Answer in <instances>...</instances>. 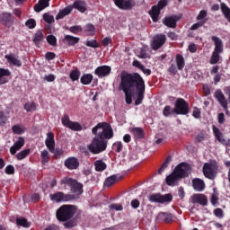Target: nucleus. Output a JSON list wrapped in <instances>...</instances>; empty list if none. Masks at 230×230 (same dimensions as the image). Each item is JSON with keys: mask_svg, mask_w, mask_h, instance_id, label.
<instances>
[{"mask_svg": "<svg viewBox=\"0 0 230 230\" xmlns=\"http://www.w3.org/2000/svg\"><path fill=\"white\" fill-rule=\"evenodd\" d=\"M217 170H218V167L215 164L211 163H206L203 165V175L209 179L210 181H213L215 177H217Z\"/></svg>", "mask_w": 230, "mask_h": 230, "instance_id": "nucleus-12", "label": "nucleus"}, {"mask_svg": "<svg viewBox=\"0 0 230 230\" xmlns=\"http://www.w3.org/2000/svg\"><path fill=\"white\" fill-rule=\"evenodd\" d=\"M221 11L223 12L224 16L228 21V22H230V8L227 6V4L222 3Z\"/></svg>", "mask_w": 230, "mask_h": 230, "instance_id": "nucleus-41", "label": "nucleus"}, {"mask_svg": "<svg viewBox=\"0 0 230 230\" xmlns=\"http://www.w3.org/2000/svg\"><path fill=\"white\" fill-rule=\"evenodd\" d=\"M13 134H17L18 136H21V134H24V128H22L19 125H14L12 127Z\"/></svg>", "mask_w": 230, "mask_h": 230, "instance_id": "nucleus-52", "label": "nucleus"}, {"mask_svg": "<svg viewBox=\"0 0 230 230\" xmlns=\"http://www.w3.org/2000/svg\"><path fill=\"white\" fill-rule=\"evenodd\" d=\"M175 62L177 66L178 71H182L186 66V61L184 60V57L181 54H177L175 58Z\"/></svg>", "mask_w": 230, "mask_h": 230, "instance_id": "nucleus-34", "label": "nucleus"}, {"mask_svg": "<svg viewBox=\"0 0 230 230\" xmlns=\"http://www.w3.org/2000/svg\"><path fill=\"white\" fill-rule=\"evenodd\" d=\"M108 143L109 141L95 135L92 142L87 146V149L93 155L102 154V152H105V150H107Z\"/></svg>", "mask_w": 230, "mask_h": 230, "instance_id": "nucleus-6", "label": "nucleus"}, {"mask_svg": "<svg viewBox=\"0 0 230 230\" xmlns=\"http://www.w3.org/2000/svg\"><path fill=\"white\" fill-rule=\"evenodd\" d=\"M80 75H81L80 70L78 69L72 70L69 75L70 80H72V82H76V80H80Z\"/></svg>", "mask_w": 230, "mask_h": 230, "instance_id": "nucleus-47", "label": "nucleus"}, {"mask_svg": "<svg viewBox=\"0 0 230 230\" xmlns=\"http://www.w3.org/2000/svg\"><path fill=\"white\" fill-rule=\"evenodd\" d=\"M163 24L167 28H177V16H168L163 19Z\"/></svg>", "mask_w": 230, "mask_h": 230, "instance_id": "nucleus-25", "label": "nucleus"}, {"mask_svg": "<svg viewBox=\"0 0 230 230\" xmlns=\"http://www.w3.org/2000/svg\"><path fill=\"white\" fill-rule=\"evenodd\" d=\"M119 89L120 91H136L135 105L137 106L143 103L146 86L145 85V79L138 73L121 72Z\"/></svg>", "mask_w": 230, "mask_h": 230, "instance_id": "nucleus-1", "label": "nucleus"}, {"mask_svg": "<svg viewBox=\"0 0 230 230\" xmlns=\"http://www.w3.org/2000/svg\"><path fill=\"white\" fill-rule=\"evenodd\" d=\"M32 40L37 48H40V44L42 43V40H44V34L42 33L41 30L35 32Z\"/></svg>", "mask_w": 230, "mask_h": 230, "instance_id": "nucleus-29", "label": "nucleus"}, {"mask_svg": "<svg viewBox=\"0 0 230 230\" xmlns=\"http://www.w3.org/2000/svg\"><path fill=\"white\" fill-rule=\"evenodd\" d=\"M41 159L43 164L49 162V152L48 150L45 149L41 152Z\"/></svg>", "mask_w": 230, "mask_h": 230, "instance_id": "nucleus-53", "label": "nucleus"}, {"mask_svg": "<svg viewBox=\"0 0 230 230\" xmlns=\"http://www.w3.org/2000/svg\"><path fill=\"white\" fill-rule=\"evenodd\" d=\"M164 44H166V35L162 33L156 34L152 40L151 48L154 51H157V49H161Z\"/></svg>", "mask_w": 230, "mask_h": 230, "instance_id": "nucleus-13", "label": "nucleus"}, {"mask_svg": "<svg viewBox=\"0 0 230 230\" xmlns=\"http://www.w3.org/2000/svg\"><path fill=\"white\" fill-rule=\"evenodd\" d=\"M131 134H133L135 139H144L145 129L143 128H131Z\"/></svg>", "mask_w": 230, "mask_h": 230, "instance_id": "nucleus-33", "label": "nucleus"}, {"mask_svg": "<svg viewBox=\"0 0 230 230\" xmlns=\"http://www.w3.org/2000/svg\"><path fill=\"white\" fill-rule=\"evenodd\" d=\"M125 94V102L128 105L132 104V96H134L135 91L122 90Z\"/></svg>", "mask_w": 230, "mask_h": 230, "instance_id": "nucleus-39", "label": "nucleus"}, {"mask_svg": "<svg viewBox=\"0 0 230 230\" xmlns=\"http://www.w3.org/2000/svg\"><path fill=\"white\" fill-rule=\"evenodd\" d=\"M170 163H172V155L167 156L165 161L162 164L161 167L159 168L158 173L160 175L161 173H163V172L166 170V168H168Z\"/></svg>", "mask_w": 230, "mask_h": 230, "instance_id": "nucleus-40", "label": "nucleus"}, {"mask_svg": "<svg viewBox=\"0 0 230 230\" xmlns=\"http://www.w3.org/2000/svg\"><path fill=\"white\" fill-rule=\"evenodd\" d=\"M24 109L27 112H34V111H37V103L35 102H28L25 103Z\"/></svg>", "mask_w": 230, "mask_h": 230, "instance_id": "nucleus-43", "label": "nucleus"}, {"mask_svg": "<svg viewBox=\"0 0 230 230\" xmlns=\"http://www.w3.org/2000/svg\"><path fill=\"white\" fill-rule=\"evenodd\" d=\"M200 109L195 107L192 112L193 118H195V119H199V118H200Z\"/></svg>", "mask_w": 230, "mask_h": 230, "instance_id": "nucleus-64", "label": "nucleus"}, {"mask_svg": "<svg viewBox=\"0 0 230 230\" xmlns=\"http://www.w3.org/2000/svg\"><path fill=\"white\" fill-rule=\"evenodd\" d=\"M4 58H6L7 62L12 64V66H15L16 67L22 66V62L15 56H13V54L5 55Z\"/></svg>", "mask_w": 230, "mask_h": 230, "instance_id": "nucleus-27", "label": "nucleus"}, {"mask_svg": "<svg viewBox=\"0 0 230 230\" xmlns=\"http://www.w3.org/2000/svg\"><path fill=\"white\" fill-rule=\"evenodd\" d=\"M93 79L94 76L92 74H84L81 76L80 82L83 85H89Z\"/></svg>", "mask_w": 230, "mask_h": 230, "instance_id": "nucleus-35", "label": "nucleus"}, {"mask_svg": "<svg viewBox=\"0 0 230 230\" xmlns=\"http://www.w3.org/2000/svg\"><path fill=\"white\" fill-rule=\"evenodd\" d=\"M45 145L49 152H53V149L55 148V134L53 132L50 131L47 134Z\"/></svg>", "mask_w": 230, "mask_h": 230, "instance_id": "nucleus-20", "label": "nucleus"}, {"mask_svg": "<svg viewBox=\"0 0 230 230\" xmlns=\"http://www.w3.org/2000/svg\"><path fill=\"white\" fill-rule=\"evenodd\" d=\"M49 199L52 202H70V200H75V195L66 194L62 191H58L53 194H49Z\"/></svg>", "mask_w": 230, "mask_h": 230, "instance_id": "nucleus-11", "label": "nucleus"}, {"mask_svg": "<svg viewBox=\"0 0 230 230\" xmlns=\"http://www.w3.org/2000/svg\"><path fill=\"white\" fill-rule=\"evenodd\" d=\"M25 143L26 142L24 140V137H19L18 140L10 147L9 151L11 155H15V154H17V152H19V150H21V148L24 146Z\"/></svg>", "mask_w": 230, "mask_h": 230, "instance_id": "nucleus-18", "label": "nucleus"}, {"mask_svg": "<svg viewBox=\"0 0 230 230\" xmlns=\"http://www.w3.org/2000/svg\"><path fill=\"white\" fill-rule=\"evenodd\" d=\"M157 220L165 224H172L173 222V216L170 213L160 212L157 216Z\"/></svg>", "mask_w": 230, "mask_h": 230, "instance_id": "nucleus-24", "label": "nucleus"}, {"mask_svg": "<svg viewBox=\"0 0 230 230\" xmlns=\"http://www.w3.org/2000/svg\"><path fill=\"white\" fill-rule=\"evenodd\" d=\"M175 114L186 116L190 114V103L183 98H178L174 103Z\"/></svg>", "mask_w": 230, "mask_h": 230, "instance_id": "nucleus-8", "label": "nucleus"}, {"mask_svg": "<svg viewBox=\"0 0 230 230\" xmlns=\"http://www.w3.org/2000/svg\"><path fill=\"white\" fill-rule=\"evenodd\" d=\"M4 172L6 175H13V173H15V167H13L12 164H9L5 167Z\"/></svg>", "mask_w": 230, "mask_h": 230, "instance_id": "nucleus-57", "label": "nucleus"}, {"mask_svg": "<svg viewBox=\"0 0 230 230\" xmlns=\"http://www.w3.org/2000/svg\"><path fill=\"white\" fill-rule=\"evenodd\" d=\"M25 26L29 28V30H33L35 26H37V22L33 18H30L25 22Z\"/></svg>", "mask_w": 230, "mask_h": 230, "instance_id": "nucleus-51", "label": "nucleus"}, {"mask_svg": "<svg viewBox=\"0 0 230 230\" xmlns=\"http://www.w3.org/2000/svg\"><path fill=\"white\" fill-rule=\"evenodd\" d=\"M55 57H57V54H55L54 52H47L45 54V58L46 60L49 61V60H55Z\"/></svg>", "mask_w": 230, "mask_h": 230, "instance_id": "nucleus-62", "label": "nucleus"}, {"mask_svg": "<svg viewBox=\"0 0 230 230\" xmlns=\"http://www.w3.org/2000/svg\"><path fill=\"white\" fill-rule=\"evenodd\" d=\"M214 98L218 102V103L221 105V107H226L227 105V99L226 98V95L222 92V90L217 89L216 90L214 93Z\"/></svg>", "mask_w": 230, "mask_h": 230, "instance_id": "nucleus-19", "label": "nucleus"}, {"mask_svg": "<svg viewBox=\"0 0 230 230\" xmlns=\"http://www.w3.org/2000/svg\"><path fill=\"white\" fill-rule=\"evenodd\" d=\"M112 71V68L110 66L103 65L100 66L94 70V75L99 78H105V76H109Z\"/></svg>", "mask_w": 230, "mask_h": 230, "instance_id": "nucleus-15", "label": "nucleus"}, {"mask_svg": "<svg viewBox=\"0 0 230 230\" xmlns=\"http://www.w3.org/2000/svg\"><path fill=\"white\" fill-rule=\"evenodd\" d=\"M163 114L165 118H170V116H173V114H175V108L166 105L163 110Z\"/></svg>", "mask_w": 230, "mask_h": 230, "instance_id": "nucleus-38", "label": "nucleus"}, {"mask_svg": "<svg viewBox=\"0 0 230 230\" xmlns=\"http://www.w3.org/2000/svg\"><path fill=\"white\" fill-rule=\"evenodd\" d=\"M10 75H12V72H10V70L5 68H0V78H8L4 76H10Z\"/></svg>", "mask_w": 230, "mask_h": 230, "instance_id": "nucleus-58", "label": "nucleus"}, {"mask_svg": "<svg viewBox=\"0 0 230 230\" xmlns=\"http://www.w3.org/2000/svg\"><path fill=\"white\" fill-rule=\"evenodd\" d=\"M112 150H114L115 152H117V154H119L120 152L123 151V143L119 141V142H115L112 145Z\"/></svg>", "mask_w": 230, "mask_h": 230, "instance_id": "nucleus-48", "label": "nucleus"}, {"mask_svg": "<svg viewBox=\"0 0 230 230\" xmlns=\"http://www.w3.org/2000/svg\"><path fill=\"white\" fill-rule=\"evenodd\" d=\"M68 30L71 33H74L75 35H78V33H80V31H82L84 29L80 25H74L70 27Z\"/></svg>", "mask_w": 230, "mask_h": 230, "instance_id": "nucleus-54", "label": "nucleus"}, {"mask_svg": "<svg viewBox=\"0 0 230 230\" xmlns=\"http://www.w3.org/2000/svg\"><path fill=\"white\" fill-rule=\"evenodd\" d=\"M65 166L67 170H78L80 168V160L75 156H70L65 160Z\"/></svg>", "mask_w": 230, "mask_h": 230, "instance_id": "nucleus-16", "label": "nucleus"}, {"mask_svg": "<svg viewBox=\"0 0 230 230\" xmlns=\"http://www.w3.org/2000/svg\"><path fill=\"white\" fill-rule=\"evenodd\" d=\"M193 204H200V206H208V197L204 194H194L192 197Z\"/></svg>", "mask_w": 230, "mask_h": 230, "instance_id": "nucleus-21", "label": "nucleus"}, {"mask_svg": "<svg viewBox=\"0 0 230 230\" xmlns=\"http://www.w3.org/2000/svg\"><path fill=\"white\" fill-rule=\"evenodd\" d=\"M43 21H45V22H48L49 24H51V23L55 22V18L53 17V15H51L49 13H44Z\"/></svg>", "mask_w": 230, "mask_h": 230, "instance_id": "nucleus-55", "label": "nucleus"}, {"mask_svg": "<svg viewBox=\"0 0 230 230\" xmlns=\"http://www.w3.org/2000/svg\"><path fill=\"white\" fill-rule=\"evenodd\" d=\"M50 154L54 155V159H60L64 155V149L62 148H53V151H50Z\"/></svg>", "mask_w": 230, "mask_h": 230, "instance_id": "nucleus-46", "label": "nucleus"}, {"mask_svg": "<svg viewBox=\"0 0 230 230\" xmlns=\"http://www.w3.org/2000/svg\"><path fill=\"white\" fill-rule=\"evenodd\" d=\"M63 41L68 46H75V44H78L80 42V38L72 35H66L65 36Z\"/></svg>", "mask_w": 230, "mask_h": 230, "instance_id": "nucleus-30", "label": "nucleus"}, {"mask_svg": "<svg viewBox=\"0 0 230 230\" xmlns=\"http://www.w3.org/2000/svg\"><path fill=\"white\" fill-rule=\"evenodd\" d=\"M113 3L119 10H132L136 6V1L134 0H113Z\"/></svg>", "mask_w": 230, "mask_h": 230, "instance_id": "nucleus-14", "label": "nucleus"}, {"mask_svg": "<svg viewBox=\"0 0 230 230\" xmlns=\"http://www.w3.org/2000/svg\"><path fill=\"white\" fill-rule=\"evenodd\" d=\"M47 42L49 46H53V48L57 47V37L53 34L47 36Z\"/></svg>", "mask_w": 230, "mask_h": 230, "instance_id": "nucleus-50", "label": "nucleus"}, {"mask_svg": "<svg viewBox=\"0 0 230 230\" xmlns=\"http://www.w3.org/2000/svg\"><path fill=\"white\" fill-rule=\"evenodd\" d=\"M130 206H131V208H133V209H137V208H139V206H141V202H139V199H135L131 200Z\"/></svg>", "mask_w": 230, "mask_h": 230, "instance_id": "nucleus-60", "label": "nucleus"}, {"mask_svg": "<svg viewBox=\"0 0 230 230\" xmlns=\"http://www.w3.org/2000/svg\"><path fill=\"white\" fill-rule=\"evenodd\" d=\"M8 121V118L4 115V111H0V127H4Z\"/></svg>", "mask_w": 230, "mask_h": 230, "instance_id": "nucleus-56", "label": "nucleus"}, {"mask_svg": "<svg viewBox=\"0 0 230 230\" xmlns=\"http://www.w3.org/2000/svg\"><path fill=\"white\" fill-rule=\"evenodd\" d=\"M214 215L217 218H224V210L222 208H216L214 210Z\"/></svg>", "mask_w": 230, "mask_h": 230, "instance_id": "nucleus-59", "label": "nucleus"}, {"mask_svg": "<svg viewBox=\"0 0 230 230\" xmlns=\"http://www.w3.org/2000/svg\"><path fill=\"white\" fill-rule=\"evenodd\" d=\"M212 130L215 138L217 139V141H218V143H221V145H224L225 146H227V145H229V142H227L226 138H224V133H222V131H220V129L217 128V126L213 125Z\"/></svg>", "mask_w": 230, "mask_h": 230, "instance_id": "nucleus-17", "label": "nucleus"}, {"mask_svg": "<svg viewBox=\"0 0 230 230\" xmlns=\"http://www.w3.org/2000/svg\"><path fill=\"white\" fill-rule=\"evenodd\" d=\"M85 46L88 48H93V49H96L97 48H100V43H98V40H86Z\"/></svg>", "mask_w": 230, "mask_h": 230, "instance_id": "nucleus-49", "label": "nucleus"}, {"mask_svg": "<svg viewBox=\"0 0 230 230\" xmlns=\"http://www.w3.org/2000/svg\"><path fill=\"white\" fill-rule=\"evenodd\" d=\"M76 211V205H62L56 210V218L58 222H64L65 229H73L78 226V218L75 217Z\"/></svg>", "mask_w": 230, "mask_h": 230, "instance_id": "nucleus-2", "label": "nucleus"}, {"mask_svg": "<svg viewBox=\"0 0 230 230\" xmlns=\"http://www.w3.org/2000/svg\"><path fill=\"white\" fill-rule=\"evenodd\" d=\"M72 10L75 8L78 10L81 13H85L87 12V4L82 0H76L74 2L73 5H71Z\"/></svg>", "mask_w": 230, "mask_h": 230, "instance_id": "nucleus-22", "label": "nucleus"}, {"mask_svg": "<svg viewBox=\"0 0 230 230\" xmlns=\"http://www.w3.org/2000/svg\"><path fill=\"white\" fill-rule=\"evenodd\" d=\"M118 175L113 174L110 177H108L104 181V186H107V188H111V186L116 184L118 182Z\"/></svg>", "mask_w": 230, "mask_h": 230, "instance_id": "nucleus-37", "label": "nucleus"}, {"mask_svg": "<svg viewBox=\"0 0 230 230\" xmlns=\"http://www.w3.org/2000/svg\"><path fill=\"white\" fill-rule=\"evenodd\" d=\"M30 149H23L16 155V159L18 161H22V159H26V157L30 155Z\"/></svg>", "mask_w": 230, "mask_h": 230, "instance_id": "nucleus-44", "label": "nucleus"}, {"mask_svg": "<svg viewBox=\"0 0 230 230\" xmlns=\"http://www.w3.org/2000/svg\"><path fill=\"white\" fill-rule=\"evenodd\" d=\"M49 6V0H39L38 4L34 5V11L39 13Z\"/></svg>", "mask_w": 230, "mask_h": 230, "instance_id": "nucleus-32", "label": "nucleus"}, {"mask_svg": "<svg viewBox=\"0 0 230 230\" xmlns=\"http://www.w3.org/2000/svg\"><path fill=\"white\" fill-rule=\"evenodd\" d=\"M187 175L188 164L181 163L173 169L172 172L165 178V182L167 186H179L181 179H184Z\"/></svg>", "mask_w": 230, "mask_h": 230, "instance_id": "nucleus-3", "label": "nucleus"}, {"mask_svg": "<svg viewBox=\"0 0 230 230\" xmlns=\"http://www.w3.org/2000/svg\"><path fill=\"white\" fill-rule=\"evenodd\" d=\"M168 4V0H160L157 4V8H159L160 11L163 10V8H164V6H166Z\"/></svg>", "mask_w": 230, "mask_h": 230, "instance_id": "nucleus-63", "label": "nucleus"}, {"mask_svg": "<svg viewBox=\"0 0 230 230\" xmlns=\"http://www.w3.org/2000/svg\"><path fill=\"white\" fill-rule=\"evenodd\" d=\"M60 185L61 186H69L71 195H74L76 199V197H80L82 193H84V184L80 183L78 180H75L73 178L69 177H65L61 179L60 181Z\"/></svg>", "mask_w": 230, "mask_h": 230, "instance_id": "nucleus-5", "label": "nucleus"}, {"mask_svg": "<svg viewBox=\"0 0 230 230\" xmlns=\"http://www.w3.org/2000/svg\"><path fill=\"white\" fill-rule=\"evenodd\" d=\"M149 202H156V204H166L172 202L173 196L171 193L162 195L161 193H154L148 197Z\"/></svg>", "mask_w": 230, "mask_h": 230, "instance_id": "nucleus-9", "label": "nucleus"}, {"mask_svg": "<svg viewBox=\"0 0 230 230\" xmlns=\"http://www.w3.org/2000/svg\"><path fill=\"white\" fill-rule=\"evenodd\" d=\"M92 134L98 136L101 139H112L114 137V130L112 126L108 122H99L95 127L92 128Z\"/></svg>", "mask_w": 230, "mask_h": 230, "instance_id": "nucleus-4", "label": "nucleus"}, {"mask_svg": "<svg viewBox=\"0 0 230 230\" xmlns=\"http://www.w3.org/2000/svg\"><path fill=\"white\" fill-rule=\"evenodd\" d=\"M71 12H73V7L71 5L65 7L64 9L58 12V13L56 16V21H60V19H64V17H66V15H69Z\"/></svg>", "mask_w": 230, "mask_h": 230, "instance_id": "nucleus-31", "label": "nucleus"}, {"mask_svg": "<svg viewBox=\"0 0 230 230\" xmlns=\"http://www.w3.org/2000/svg\"><path fill=\"white\" fill-rule=\"evenodd\" d=\"M61 123L66 128L73 130L74 132H80L83 130L82 124L76 121H71L69 115L66 114L61 119Z\"/></svg>", "mask_w": 230, "mask_h": 230, "instance_id": "nucleus-10", "label": "nucleus"}, {"mask_svg": "<svg viewBox=\"0 0 230 230\" xmlns=\"http://www.w3.org/2000/svg\"><path fill=\"white\" fill-rule=\"evenodd\" d=\"M192 186L196 191H204L206 183L204 182V180H201L200 178H195L192 180Z\"/></svg>", "mask_w": 230, "mask_h": 230, "instance_id": "nucleus-26", "label": "nucleus"}, {"mask_svg": "<svg viewBox=\"0 0 230 230\" xmlns=\"http://www.w3.org/2000/svg\"><path fill=\"white\" fill-rule=\"evenodd\" d=\"M95 171L96 172H103L107 170V164L103 162V160H97L94 162Z\"/></svg>", "mask_w": 230, "mask_h": 230, "instance_id": "nucleus-36", "label": "nucleus"}, {"mask_svg": "<svg viewBox=\"0 0 230 230\" xmlns=\"http://www.w3.org/2000/svg\"><path fill=\"white\" fill-rule=\"evenodd\" d=\"M84 30L86 33H89V35H96V27H94L93 23H87Z\"/></svg>", "mask_w": 230, "mask_h": 230, "instance_id": "nucleus-42", "label": "nucleus"}, {"mask_svg": "<svg viewBox=\"0 0 230 230\" xmlns=\"http://www.w3.org/2000/svg\"><path fill=\"white\" fill-rule=\"evenodd\" d=\"M13 21V14L10 13H2L0 14V22H3V24H4L5 26H8V24H12Z\"/></svg>", "mask_w": 230, "mask_h": 230, "instance_id": "nucleus-23", "label": "nucleus"}, {"mask_svg": "<svg viewBox=\"0 0 230 230\" xmlns=\"http://www.w3.org/2000/svg\"><path fill=\"white\" fill-rule=\"evenodd\" d=\"M17 226H21L22 227H30L31 225L28 222V219L24 217H19L16 219Z\"/></svg>", "mask_w": 230, "mask_h": 230, "instance_id": "nucleus-45", "label": "nucleus"}, {"mask_svg": "<svg viewBox=\"0 0 230 230\" xmlns=\"http://www.w3.org/2000/svg\"><path fill=\"white\" fill-rule=\"evenodd\" d=\"M211 39L215 44V49L212 52L209 64L213 66L215 64H218V60H220V54L224 53V43L222 42V40L217 36H212Z\"/></svg>", "mask_w": 230, "mask_h": 230, "instance_id": "nucleus-7", "label": "nucleus"}, {"mask_svg": "<svg viewBox=\"0 0 230 230\" xmlns=\"http://www.w3.org/2000/svg\"><path fill=\"white\" fill-rule=\"evenodd\" d=\"M149 15L153 22H157L159 21V15H161V11L157 5H153L149 11Z\"/></svg>", "mask_w": 230, "mask_h": 230, "instance_id": "nucleus-28", "label": "nucleus"}, {"mask_svg": "<svg viewBox=\"0 0 230 230\" xmlns=\"http://www.w3.org/2000/svg\"><path fill=\"white\" fill-rule=\"evenodd\" d=\"M177 66H175L174 64H172L169 68H168V72L170 73V75H177Z\"/></svg>", "mask_w": 230, "mask_h": 230, "instance_id": "nucleus-61", "label": "nucleus"}]
</instances>
